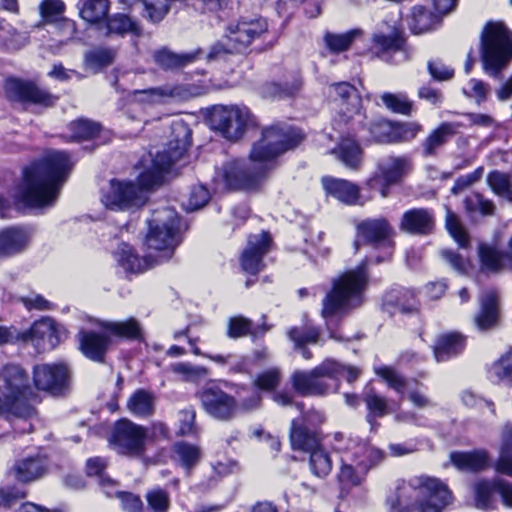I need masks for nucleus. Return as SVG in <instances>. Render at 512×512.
Here are the masks:
<instances>
[{
    "instance_id": "f257e3e1",
    "label": "nucleus",
    "mask_w": 512,
    "mask_h": 512,
    "mask_svg": "<svg viewBox=\"0 0 512 512\" xmlns=\"http://www.w3.org/2000/svg\"><path fill=\"white\" fill-rule=\"evenodd\" d=\"M173 139L167 149L158 152L151 160V165L142 171L137 180L132 181L112 179L107 187L102 189V204L115 211H125L143 206L147 201V191L161 185L165 174L172 165L185 155L191 143V131L182 121L172 125Z\"/></svg>"
},
{
    "instance_id": "f03ea898",
    "label": "nucleus",
    "mask_w": 512,
    "mask_h": 512,
    "mask_svg": "<svg viewBox=\"0 0 512 512\" xmlns=\"http://www.w3.org/2000/svg\"><path fill=\"white\" fill-rule=\"evenodd\" d=\"M302 139L297 129L279 125L268 127L263 130L261 139L252 146L249 158L226 162L217 171L215 180L230 189L255 188L273 168L274 159L297 147Z\"/></svg>"
},
{
    "instance_id": "7ed1b4c3",
    "label": "nucleus",
    "mask_w": 512,
    "mask_h": 512,
    "mask_svg": "<svg viewBox=\"0 0 512 512\" xmlns=\"http://www.w3.org/2000/svg\"><path fill=\"white\" fill-rule=\"evenodd\" d=\"M71 167L66 152L47 153L41 160L24 169L23 181L13 194L15 202L31 208L52 206L67 180Z\"/></svg>"
},
{
    "instance_id": "20e7f679",
    "label": "nucleus",
    "mask_w": 512,
    "mask_h": 512,
    "mask_svg": "<svg viewBox=\"0 0 512 512\" xmlns=\"http://www.w3.org/2000/svg\"><path fill=\"white\" fill-rule=\"evenodd\" d=\"M368 261L364 259L357 267L347 270L332 282V289L322 300L321 316L325 321L330 338L342 341L335 326L339 319L364 302V291L368 285Z\"/></svg>"
},
{
    "instance_id": "39448f33",
    "label": "nucleus",
    "mask_w": 512,
    "mask_h": 512,
    "mask_svg": "<svg viewBox=\"0 0 512 512\" xmlns=\"http://www.w3.org/2000/svg\"><path fill=\"white\" fill-rule=\"evenodd\" d=\"M36 394L27 372L17 364H7L0 371V415L23 420L21 432H30L35 409Z\"/></svg>"
},
{
    "instance_id": "423d86ee",
    "label": "nucleus",
    "mask_w": 512,
    "mask_h": 512,
    "mask_svg": "<svg viewBox=\"0 0 512 512\" xmlns=\"http://www.w3.org/2000/svg\"><path fill=\"white\" fill-rule=\"evenodd\" d=\"M451 501V493L439 479L420 475L397 489L390 512H441Z\"/></svg>"
},
{
    "instance_id": "0eeeda50",
    "label": "nucleus",
    "mask_w": 512,
    "mask_h": 512,
    "mask_svg": "<svg viewBox=\"0 0 512 512\" xmlns=\"http://www.w3.org/2000/svg\"><path fill=\"white\" fill-rule=\"evenodd\" d=\"M147 224L145 244L148 249L159 252V255L154 257L159 265L172 258L175 248L181 242L180 220L175 209L162 207L152 212Z\"/></svg>"
},
{
    "instance_id": "6e6552de",
    "label": "nucleus",
    "mask_w": 512,
    "mask_h": 512,
    "mask_svg": "<svg viewBox=\"0 0 512 512\" xmlns=\"http://www.w3.org/2000/svg\"><path fill=\"white\" fill-rule=\"evenodd\" d=\"M484 71L497 77L512 58V34L503 22H488L481 33Z\"/></svg>"
},
{
    "instance_id": "1a4fd4ad",
    "label": "nucleus",
    "mask_w": 512,
    "mask_h": 512,
    "mask_svg": "<svg viewBox=\"0 0 512 512\" xmlns=\"http://www.w3.org/2000/svg\"><path fill=\"white\" fill-rule=\"evenodd\" d=\"M342 363L327 358L309 371L297 370L291 376L293 389L302 396H325L339 389Z\"/></svg>"
},
{
    "instance_id": "9d476101",
    "label": "nucleus",
    "mask_w": 512,
    "mask_h": 512,
    "mask_svg": "<svg viewBox=\"0 0 512 512\" xmlns=\"http://www.w3.org/2000/svg\"><path fill=\"white\" fill-rule=\"evenodd\" d=\"M147 439L146 427L121 419L114 424L109 443L118 454L140 458L145 454Z\"/></svg>"
},
{
    "instance_id": "9b49d317",
    "label": "nucleus",
    "mask_w": 512,
    "mask_h": 512,
    "mask_svg": "<svg viewBox=\"0 0 512 512\" xmlns=\"http://www.w3.org/2000/svg\"><path fill=\"white\" fill-rule=\"evenodd\" d=\"M211 127L228 140H238L246 129L254 125V119L245 106H216L210 118Z\"/></svg>"
},
{
    "instance_id": "f8f14e48",
    "label": "nucleus",
    "mask_w": 512,
    "mask_h": 512,
    "mask_svg": "<svg viewBox=\"0 0 512 512\" xmlns=\"http://www.w3.org/2000/svg\"><path fill=\"white\" fill-rule=\"evenodd\" d=\"M406 41L402 31L395 25H384L373 33L371 38V50L375 55L386 62L399 64L408 59Z\"/></svg>"
},
{
    "instance_id": "ddd939ff",
    "label": "nucleus",
    "mask_w": 512,
    "mask_h": 512,
    "mask_svg": "<svg viewBox=\"0 0 512 512\" xmlns=\"http://www.w3.org/2000/svg\"><path fill=\"white\" fill-rule=\"evenodd\" d=\"M333 448L340 455L345 457L346 461H352L360 466L361 470L368 471L373 466L383 460V452L367 441L358 438L344 439V435L337 432L333 436Z\"/></svg>"
},
{
    "instance_id": "4468645a",
    "label": "nucleus",
    "mask_w": 512,
    "mask_h": 512,
    "mask_svg": "<svg viewBox=\"0 0 512 512\" xmlns=\"http://www.w3.org/2000/svg\"><path fill=\"white\" fill-rule=\"evenodd\" d=\"M203 410L212 418L229 421L238 413L235 397L223 391L218 385L209 383L196 392Z\"/></svg>"
},
{
    "instance_id": "2eb2a0df",
    "label": "nucleus",
    "mask_w": 512,
    "mask_h": 512,
    "mask_svg": "<svg viewBox=\"0 0 512 512\" xmlns=\"http://www.w3.org/2000/svg\"><path fill=\"white\" fill-rule=\"evenodd\" d=\"M357 240L354 242L355 250L359 249V240L362 239L366 243L374 247H382L385 250L383 258H377V262H381L392 254L394 235L393 228L385 218L365 219L356 224Z\"/></svg>"
},
{
    "instance_id": "dca6fc26",
    "label": "nucleus",
    "mask_w": 512,
    "mask_h": 512,
    "mask_svg": "<svg viewBox=\"0 0 512 512\" xmlns=\"http://www.w3.org/2000/svg\"><path fill=\"white\" fill-rule=\"evenodd\" d=\"M5 92L12 100L41 108L53 107L59 99L58 96L36 83L20 79H8L5 84Z\"/></svg>"
},
{
    "instance_id": "f3484780",
    "label": "nucleus",
    "mask_w": 512,
    "mask_h": 512,
    "mask_svg": "<svg viewBox=\"0 0 512 512\" xmlns=\"http://www.w3.org/2000/svg\"><path fill=\"white\" fill-rule=\"evenodd\" d=\"M65 337L66 329L48 317L35 321L21 334V340L30 341L38 352L54 349Z\"/></svg>"
},
{
    "instance_id": "a211bd4d",
    "label": "nucleus",
    "mask_w": 512,
    "mask_h": 512,
    "mask_svg": "<svg viewBox=\"0 0 512 512\" xmlns=\"http://www.w3.org/2000/svg\"><path fill=\"white\" fill-rule=\"evenodd\" d=\"M410 162L407 157L390 156L378 165V172L367 181L372 190L379 191L382 197H387L389 186L399 182L409 171Z\"/></svg>"
},
{
    "instance_id": "6ab92c4d",
    "label": "nucleus",
    "mask_w": 512,
    "mask_h": 512,
    "mask_svg": "<svg viewBox=\"0 0 512 512\" xmlns=\"http://www.w3.org/2000/svg\"><path fill=\"white\" fill-rule=\"evenodd\" d=\"M268 24L263 18L243 17L227 28L226 38L230 42V51L240 52L252 41L267 32Z\"/></svg>"
},
{
    "instance_id": "aec40b11",
    "label": "nucleus",
    "mask_w": 512,
    "mask_h": 512,
    "mask_svg": "<svg viewBox=\"0 0 512 512\" xmlns=\"http://www.w3.org/2000/svg\"><path fill=\"white\" fill-rule=\"evenodd\" d=\"M191 93L182 85L166 84L147 89H136L129 92V105L154 106L164 103L167 99H185Z\"/></svg>"
},
{
    "instance_id": "412c9836",
    "label": "nucleus",
    "mask_w": 512,
    "mask_h": 512,
    "mask_svg": "<svg viewBox=\"0 0 512 512\" xmlns=\"http://www.w3.org/2000/svg\"><path fill=\"white\" fill-rule=\"evenodd\" d=\"M33 375L36 387L52 394L61 393L69 381V370L64 364L37 365Z\"/></svg>"
},
{
    "instance_id": "4be33fe9",
    "label": "nucleus",
    "mask_w": 512,
    "mask_h": 512,
    "mask_svg": "<svg viewBox=\"0 0 512 512\" xmlns=\"http://www.w3.org/2000/svg\"><path fill=\"white\" fill-rule=\"evenodd\" d=\"M272 240L268 232L251 235L241 255L242 269L252 275L263 268V256L271 249Z\"/></svg>"
},
{
    "instance_id": "5701e85b",
    "label": "nucleus",
    "mask_w": 512,
    "mask_h": 512,
    "mask_svg": "<svg viewBox=\"0 0 512 512\" xmlns=\"http://www.w3.org/2000/svg\"><path fill=\"white\" fill-rule=\"evenodd\" d=\"M376 373L388 384L390 388L400 394L401 397H404L405 393L408 392V399L415 407L425 408L431 405V401L424 393L418 389H413L411 387V383L403 378L392 367H379L376 369Z\"/></svg>"
},
{
    "instance_id": "b1692460",
    "label": "nucleus",
    "mask_w": 512,
    "mask_h": 512,
    "mask_svg": "<svg viewBox=\"0 0 512 512\" xmlns=\"http://www.w3.org/2000/svg\"><path fill=\"white\" fill-rule=\"evenodd\" d=\"M114 257L118 265L127 274L142 273L158 265L152 254H148L141 258L135 252L134 248L127 243L119 245L118 249L114 253Z\"/></svg>"
},
{
    "instance_id": "393cba45",
    "label": "nucleus",
    "mask_w": 512,
    "mask_h": 512,
    "mask_svg": "<svg viewBox=\"0 0 512 512\" xmlns=\"http://www.w3.org/2000/svg\"><path fill=\"white\" fill-rule=\"evenodd\" d=\"M333 93L335 94L333 101L339 113L347 122L357 114L361 107V98L354 86L348 82L335 83L331 86Z\"/></svg>"
},
{
    "instance_id": "a878e982",
    "label": "nucleus",
    "mask_w": 512,
    "mask_h": 512,
    "mask_svg": "<svg viewBox=\"0 0 512 512\" xmlns=\"http://www.w3.org/2000/svg\"><path fill=\"white\" fill-rule=\"evenodd\" d=\"M31 241V233L23 227L0 230V257H11L23 252Z\"/></svg>"
},
{
    "instance_id": "bb28decb",
    "label": "nucleus",
    "mask_w": 512,
    "mask_h": 512,
    "mask_svg": "<svg viewBox=\"0 0 512 512\" xmlns=\"http://www.w3.org/2000/svg\"><path fill=\"white\" fill-rule=\"evenodd\" d=\"M79 343L82 353L87 358L96 362H103L111 344V339L105 332L81 330L79 332Z\"/></svg>"
},
{
    "instance_id": "cd10ccee",
    "label": "nucleus",
    "mask_w": 512,
    "mask_h": 512,
    "mask_svg": "<svg viewBox=\"0 0 512 512\" xmlns=\"http://www.w3.org/2000/svg\"><path fill=\"white\" fill-rule=\"evenodd\" d=\"M434 228V216L425 208H414L406 211L400 222V229L410 234L426 235Z\"/></svg>"
},
{
    "instance_id": "c85d7f7f",
    "label": "nucleus",
    "mask_w": 512,
    "mask_h": 512,
    "mask_svg": "<svg viewBox=\"0 0 512 512\" xmlns=\"http://www.w3.org/2000/svg\"><path fill=\"white\" fill-rule=\"evenodd\" d=\"M498 320V295L494 290H489L480 298V310L474 316V324L479 331H487L496 327Z\"/></svg>"
},
{
    "instance_id": "c756f323",
    "label": "nucleus",
    "mask_w": 512,
    "mask_h": 512,
    "mask_svg": "<svg viewBox=\"0 0 512 512\" xmlns=\"http://www.w3.org/2000/svg\"><path fill=\"white\" fill-rule=\"evenodd\" d=\"M452 464L461 471L482 472L491 466L490 455L485 449L469 452H453L450 455Z\"/></svg>"
},
{
    "instance_id": "7c9ffc66",
    "label": "nucleus",
    "mask_w": 512,
    "mask_h": 512,
    "mask_svg": "<svg viewBox=\"0 0 512 512\" xmlns=\"http://www.w3.org/2000/svg\"><path fill=\"white\" fill-rule=\"evenodd\" d=\"M46 469L47 462L45 457L37 454L17 460L11 472L18 481L27 483L42 477Z\"/></svg>"
},
{
    "instance_id": "2f4dec72",
    "label": "nucleus",
    "mask_w": 512,
    "mask_h": 512,
    "mask_svg": "<svg viewBox=\"0 0 512 512\" xmlns=\"http://www.w3.org/2000/svg\"><path fill=\"white\" fill-rule=\"evenodd\" d=\"M420 130L416 124L409 125L406 129L404 126L392 125L389 121L378 119L370 124L369 132L372 138L379 143H394L402 140V134L410 131L412 136Z\"/></svg>"
},
{
    "instance_id": "473e14b6",
    "label": "nucleus",
    "mask_w": 512,
    "mask_h": 512,
    "mask_svg": "<svg viewBox=\"0 0 512 512\" xmlns=\"http://www.w3.org/2000/svg\"><path fill=\"white\" fill-rule=\"evenodd\" d=\"M322 184L326 193L338 201L347 205L359 203L360 190L356 184L345 179L332 177H324Z\"/></svg>"
},
{
    "instance_id": "72a5a7b5",
    "label": "nucleus",
    "mask_w": 512,
    "mask_h": 512,
    "mask_svg": "<svg viewBox=\"0 0 512 512\" xmlns=\"http://www.w3.org/2000/svg\"><path fill=\"white\" fill-rule=\"evenodd\" d=\"M465 347L463 335L452 332L441 335L434 347V355L438 362H443L460 354Z\"/></svg>"
},
{
    "instance_id": "f704fd0d",
    "label": "nucleus",
    "mask_w": 512,
    "mask_h": 512,
    "mask_svg": "<svg viewBox=\"0 0 512 512\" xmlns=\"http://www.w3.org/2000/svg\"><path fill=\"white\" fill-rule=\"evenodd\" d=\"M290 441L294 450L310 453L319 446V439L315 430H312L293 420L291 424Z\"/></svg>"
},
{
    "instance_id": "c9c22d12",
    "label": "nucleus",
    "mask_w": 512,
    "mask_h": 512,
    "mask_svg": "<svg viewBox=\"0 0 512 512\" xmlns=\"http://www.w3.org/2000/svg\"><path fill=\"white\" fill-rule=\"evenodd\" d=\"M271 329V325L263 322L261 325L254 326L252 321L243 316L231 317L228 321L227 335L230 338L237 339L247 335L253 338L263 336Z\"/></svg>"
},
{
    "instance_id": "e433bc0d",
    "label": "nucleus",
    "mask_w": 512,
    "mask_h": 512,
    "mask_svg": "<svg viewBox=\"0 0 512 512\" xmlns=\"http://www.w3.org/2000/svg\"><path fill=\"white\" fill-rule=\"evenodd\" d=\"M156 396L153 392L140 388L127 400V410L136 417H149L155 410Z\"/></svg>"
},
{
    "instance_id": "4c0bfd02",
    "label": "nucleus",
    "mask_w": 512,
    "mask_h": 512,
    "mask_svg": "<svg viewBox=\"0 0 512 512\" xmlns=\"http://www.w3.org/2000/svg\"><path fill=\"white\" fill-rule=\"evenodd\" d=\"M201 457V448L186 441L174 443L171 449L172 460L187 471L195 467L200 462Z\"/></svg>"
},
{
    "instance_id": "58836bf2",
    "label": "nucleus",
    "mask_w": 512,
    "mask_h": 512,
    "mask_svg": "<svg viewBox=\"0 0 512 512\" xmlns=\"http://www.w3.org/2000/svg\"><path fill=\"white\" fill-rule=\"evenodd\" d=\"M441 15L430 12L424 6H414L408 18V25L414 34L433 30L441 21Z\"/></svg>"
},
{
    "instance_id": "ea45409f",
    "label": "nucleus",
    "mask_w": 512,
    "mask_h": 512,
    "mask_svg": "<svg viewBox=\"0 0 512 512\" xmlns=\"http://www.w3.org/2000/svg\"><path fill=\"white\" fill-rule=\"evenodd\" d=\"M345 167L357 170L362 161V150L358 143L351 138H344L336 148L331 150Z\"/></svg>"
},
{
    "instance_id": "a19ab883",
    "label": "nucleus",
    "mask_w": 512,
    "mask_h": 512,
    "mask_svg": "<svg viewBox=\"0 0 512 512\" xmlns=\"http://www.w3.org/2000/svg\"><path fill=\"white\" fill-rule=\"evenodd\" d=\"M363 31L361 29H352L344 33H334L326 31L323 36L325 47L331 53H341L347 51L353 42L361 37Z\"/></svg>"
},
{
    "instance_id": "79ce46f5",
    "label": "nucleus",
    "mask_w": 512,
    "mask_h": 512,
    "mask_svg": "<svg viewBox=\"0 0 512 512\" xmlns=\"http://www.w3.org/2000/svg\"><path fill=\"white\" fill-rule=\"evenodd\" d=\"M464 126L458 122H444L435 129L425 140L423 144L427 155H432L441 147L451 136L457 133L460 127Z\"/></svg>"
},
{
    "instance_id": "37998d69",
    "label": "nucleus",
    "mask_w": 512,
    "mask_h": 512,
    "mask_svg": "<svg viewBox=\"0 0 512 512\" xmlns=\"http://www.w3.org/2000/svg\"><path fill=\"white\" fill-rule=\"evenodd\" d=\"M301 86L302 81L299 78H294L292 81L284 83L268 82L261 86L260 94L268 99H281L294 96L298 93Z\"/></svg>"
},
{
    "instance_id": "c03bdc74",
    "label": "nucleus",
    "mask_w": 512,
    "mask_h": 512,
    "mask_svg": "<svg viewBox=\"0 0 512 512\" xmlns=\"http://www.w3.org/2000/svg\"><path fill=\"white\" fill-rule=\"evenodd\" d=\"M101 327L105 330V332H109L119 338L135 340L140 339L141 337V327L139 323L133 318L126 321L102 322Z\"/></svg>"
},
{
    "instance_id": "a18cd8bd",
    "label": "nucleus",
    "mask_w": 512,
    "mask_h": 512,
    "mask_svg": "<svg viewBox=\"0 0 512 512\" xmlns=\"http://www.w3.org/2000/svg\"><path fill=\"white\" fill-rule=\"evenodd\" d=\"M340 463V471L337 477L343 489L359 485L368 472L361 470L360 466L355 465L354 462L346 461L343 455H340Z\"/></svg>"
},
{
    "instance_id": "49530a36",
    "label": "nucleus",
    "mask_w": 512,
    "mask_h": 512,
    "mask_svg": "<svg viewBox=\"0 0 512 512\" xmlns=\"http://www.w3.org/2000/svg\"><path fill=\"white\" fill-rule=\"evenodd\" d=\"M107 30L108 34H132L135 36H140L142 34V29L139 23L131 17L121 13L115 14L109 18L107 22Z\"/></svg>"
},
{
    "instance_id": "de8ad7c7",
    "label": "nucleus",
    "mask_w": 512,
    "mask_h": 512,
    "mask_svg": "<svg viewBox=\"0 0 512 512\" xmlns=\"http://www.w3.org/2000/svg\"><path fill=\"white\" fill-rule=\"evenodd\" d=\"M155 62L165 70H172L191 63L195 55L192 53L176 54L168 49H160L154 53Z\"/></svg>"
},
{
    "instance_id": "09e8293b",
    "label": "nucleus",
    "mask_w": 512,
    "mask_h": 512,
    "mask_svg": "<svg viewBox=\"0 0 512 512\" xmlns=\"http://www.w3.org/2000/svg\"><path fill=\"white\" fill-rule=\"evenodd\" d=\"M115 51L109 48H95L85 54L84 64L87 70L94 73L113 63Z\"/></svg>"
},
{
    "instance_id": "8fccbe9b",
    "label": "nucleus",
    "mask_w": 512,
    "mask_h": 512,
    "mask_svg": "<svg viewBox=\"0 0 512 512\" xmlns=\"http://www.w3.org/2000/svg\"><path fill=\"white\" fill-rule=\"evenodd\" d=\"M476 506L480 509H489L493 505V495L496 492V478L480 479L473 485Z\"/></svg>"
},
{
    "instance_id": "3c124183",
    "label": "nucleus",
    "mask_w": 512,
    "mask_h": 512,
    "mask_svg": "<svg viewBox=\"0 0 512 512\" xmlns=\"http://www.w3.org/2000/svg\"><path fill=\"white\" fill-rule=\"evenodd\" d=\"M108 10V0H82L80 16L86 22L97 23L107 16Z\"/></svg>"
},
{
    "instance_id": "603ef678",
    "label": "nucleus",
    "mask_w": 512,
    "mask_h": 512,
    "mask_svg": "<svg viewBox=\"0 0 512 512\" xmlns=\"http://www.w3.org/2000/svg\"><path fill=\"white\" fill-rule=\"evenodd\" d=\"M487 182L495 194L512 202V173L492 171Z\"/></svg>"
},
{
    "instance_id": "864d4df0",
    "label": "nucleus",
    "mask_w": 512,
    "mask_h": 512,
    "mask_svg": "<svg viewBox=\"0 0 512 512\" xmlns=\"http://www.w3.org/2000/svg\"><path fill=\"white\" fill-rule=\"evenodd\" d=\"M169 369L172 373L181 376L185 382L196 383L208 375L207 368L189 362L174 363Z\"/></svg>"
},
{
    "instance_id": "5fc2aeb1",
    "label": "nucleus",
    "mask_w": 512,
    "mask_h": 512,
    "mask_svg": "<svg viewBox=\"0 0 512 512\" xmlns=\"http://www.w3.org/2000/svg\"><path fill=\"white\" fill-rule=\"evenodd\" d=\"M309 454V464L312 473L319 478H324L329 475L332 470V460L329 453L322 447L317 446V448Z\"/></svg>"
},
{
    "instance_id": "6e6d98bb",
    "label": "nucleus",
    "mask_w": 512,
    "mask_h": 512,
    "mask_svg": "<svg viewBox=\"0 0 512 512\" xmlns=\"http://www.w3.org/2000/svg\"><path fill=\"white\" fill-rule=\"evenodd\" d=\"M478 253L482 269L491 272H498L503 268V259L505 254L501 253L496 248L487 244H481L478 248Z\"/></svg>"
},
{
    "instance_id": "4d7b16f0",
    "label": "nucleus",
    "mask_w": 512,
    "mask_h": 512,
    "mask_svg": "<svg viewBox=\"0 0 512 512\" xmlns=\"http://www.w3.org/2000/svg\"><path fill=\"white\" fill-rule=\"evenodd\" d=\"M319 336V330L312 325L292 327L288 331V337L292 342H294L295 347H303L306 344L316 343L319 339Z\"/></svg>"
},
{
    "instance_id": "13d9d810",
    "label": "nucleus",
    "mask_w": 512,
    "mask_h": 512,
    "mask_svg": "<svg viewBox=\"0 0 512 512\" xmlns=\"http://www.w3.org/2000/svg\"><path fill=\"white\" fill-rule=\"evenodd\" d=\"M466 211L470 215L480 213L483 216H490L494 214L495 206L492 201L484 198L479 193H472L464 200Z\"/></svg>"
},
{
    "instance_id": "bf43d9fd",
    "label": "nucleus",
    "mask_w": 512,
    "mask_h": 512,
    "mask_svg": "<svg viewBox=\"0 0 512 512\" xmlns=\"http://www.w3.org/2000/svg\"><path fill=\"white\" fill-rule=\"evenodd\" d=\"M178 435L198 436L199 429L196 425V410L189 406L178 412Z\"/></svg>"
},
{
    "instance_id": "052dcab7",
    "label": "nucleus",
    "mask_w": 512,
    "mask_h": 512,
    "mask_svg": "<svg viewBox=\"0 0 512 512\" xmlns=\"http://www.w3.org/2000/svg\"><path fill=\"white\" fill-rule=\"evenodd\" d=\"M101 126L93 121L79 119L70 124L73 140H88L96 137L100 132Z\"/></svg>"
},
{
    "instance_id": "680f3d73",
    "label": "nucleus",
    "mask_w": 512,
    "mask_h": 512,
    "mask_svg": "<svg viewBox=\"0 0 512 512\" xmlns=\"http://www.w3.org/2000/svg\"><path fill=\"white\" fill-rule=\"evenodd\" d=\"M364 402L369 410L367 421L372 425L375 417H382L388 413L387 400L371 391L365 394Z\"/></svg>"
},
{
    "instance_id": "e2e57ef3",
    "label": "nucleus",
    "mask_w": 512,
    "mask_h": 512,
    "mask_svg": "<svg viewBox=\"0 0 512 512\" xmlns=\"http://www.w3.org/2000/svg\"><path fill=\"white\" fill-rule=\"evenodd\" d=\"M381 100L385 107L394 113L409 115L412 111V102L405 94L383 93Z\"/></svg>"
},
{
    "instance_id": "0e129e2a",
    "label": "nucleus",
    "mask_w": 512,
    "mask_h": 512,
    "mask_svg": "<svg viewBox=\"0 0 512 512\" xmlns=\"http://www.w3.org/2000/svg\"><path fill=\"white\" fill-rule=\"evenodd\" d=\"M148 509L152 512H168L170 496L168 491L160 487L150 489L146 494Z\"/></svg>"
},
{
    "instance_id": "69168bd1",
    "label": "nucleus",
    "mask_w": 512,
    "mask_h": 512,
    "mask_svg": "<svg viewBox=\"0 0 512 512\" xmlns=\"http://www.w3.org/2000/svg\"><path fill=\"white\" fill-rule=\"evenodd\" d=\"M210 200V193L203 185L191 188L183 206L187 211H196L204 207Z\"/></svg>"
},
{
    "instance_id": "338daca9",
    "label": "nucleus",
    "mask_w": 512,
    "mask_h": 512,
    "mask_svg": "<svg viewBox=\"0 0 512 512\" xmlns=\"http://www.w3.org/2000/svg\"><path fill=\"white\" fill-rule=\"evenodd\" d=\"M490 371L499 381L512 386V352L505 354L496 361Z\"/></svg>"
},
{
    "instance_id": "774afa93",
    "label": "nucleus",
    "mask_w": 512,
    "mask_h": 512,
    "mask_svg": "<svg viewBox=\"0 0 512 512\" xmlns=\"http://www.w3.org/2000/svg\"><path fill=\"white\" fill-rule=\"evenodd\" d=\"M446 228L449 234L461 247L467 246L468 235L458 217L450 210H448L446 215Z\"/></svg>"
}]
</instances>
